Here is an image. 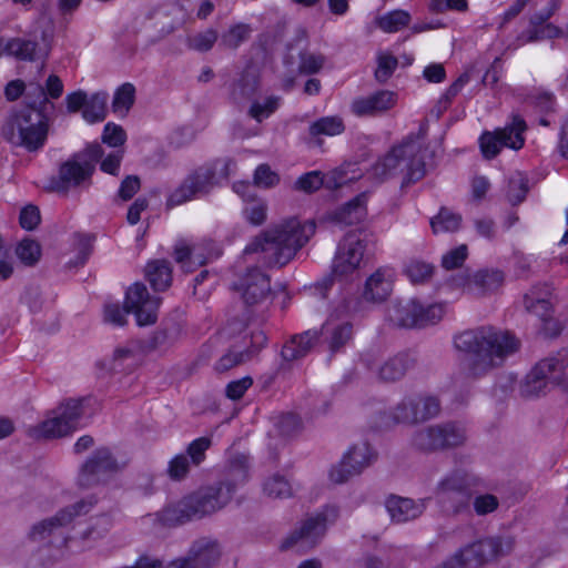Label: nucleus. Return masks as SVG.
I'll return each instance as SVG.
<instances>
[{"label":"nucleus","instance_id":"obj_52","mask_svg":"<svg viewBox=\"0 0 568 568\" xmlns=\"http://www.w3.org/2000/svg\"><path fill=\"white\" fill-rule=\"evenodd\" d=\"M280 103L281 98L274 95L267 97L263 102L254 101L250 106L248 114L257 122H262L278 109Z\"/></svg>","mask_w":568,"mask_h":568},{"label":"nucleus","instance_id":"obj_31","mask_svg":"<svg viewBox=\"0 0 568 568\" xmlns=\"http://www.w3.org/2000/svg\"><path fill=\"white\" fill-rule=\"evenodd\" d=\"M320 334L316 329H308L296 334L287 341L282 348L284 361H296L306 356L318 342Z\"/></svg>","mask_w":568,"mask_h":568},{"label":"nucleus","instance_id":"obj_48","mask_svg":"<svg viewBox=\"0 0 568 568\" xmlns=\"http://www.w3.org/2000/svg\"><path fill=\"white\" fill-rule=\"evenodd\" d=\"M251 32L252 29L248 24H235L222 34L221 45L227 49H236L250 38Z\"/></svg>","mask_w":568,"mask_h":568},{"label":"nucleus","instance_id":"obj_11","mask_svg":"<svg viewBox=\"0 0 568 568\" xmlns=\"http://www.w3.org/2000/svg\"><path fill=\"white\" fill-rule=\"evenodd\" d=\"M339 516L338 507L326 505L320 510L307 515L301 524L292 530L283 540L281 548H296L311 550L315 548L326 535L329 525H333Z\"/></svg>","mask_w":568,"mask_h":568},{"label":"nucleus","instance_id":"obj_5","mask_svg":"<svg viewBox=\"0 0 568 568\" xmlns=\"http://www.w3.org/2000/svg\"><path fill=\"white\" fill-rule=\"evenodd\" d=\"M49 118L43 109L28 104L14 110L2 126L3 138L29 152L41 150L48 139Z\"/></svg>","mask_w":568,"mask_h":568},{"label":"nucleus","instance_id":"obj_40","mask_svg":"<svg viewBox=\"0 0 568 568\" xmlns=\"http://www.w3.org/2000/svg\"><path fill=\"white\" fill-rule=\"evenodd\" d=\"M436 496L444 513L454 516L469 513L471 494L453 493L452 495L436 494Z\"/></svg>","mask_w":568,"mask_h":568},{"label":"nucleus","instance_id":"obj_9","mask_svg":"<svg viewBox=\"0 0 568 568\" xmlns=\"http://www.w3.org/2000/svg\"><path fill=\"white\" fill-rule=\"evenodd\" d=\"M515 547L513 537H489L457 550L440 568H480L509 555Z\"/></svg>","mask_w":568,"mask_h":568},{"label":"nucleus","instance_id":"obj_2","mask_svg":"<svg viewBox=\"0 0 568 568\" xmlns=\"http://www.w3.org/2000/svg\"><path fill=\"white\" fill-rule=\"evenodd\" d=\"M457 351L469 356L467 372L481 377L501 366L505 359L519 349V339L508 331L493 326L468 329L454 337Z\"/></svg>","mask_w":568,"mask_h":568},{"label":"nucleus","instance_id":"obj_23","mask_svg":"<svg viewBox=\"0 0 568 568\" xmlns=\"http://www.w3.org/2000/svg\"><path fill=\"white\" fill-rule=\"evenodd\" d=\"M363 362L368 369L376 372L381 382L394 383L402 379L415 366L416 359L410 353L400 352L378 365H374L369 356L363 358Z\"/></svg>","mask_w":568,"mask_h":568},{"label":"nucleus","instance_id":"obj_56","mask_svg":"<svg viewBox=\"0 0 568 568\" xmlns=\"http://www.w3.org/2000/svg\"><path fill=\"white\" fill-rule=\"evenodd\" d=\"M528 193V181L521 173H516L509 179L508 197L513 203H520Z\"/></svg>","mask_w":568,"mask_h":568},{"label":"nucleus","instance_id":"obj_64","mask_svg":"<svg viewBox=\"0 0 568 568\" xmlns=\"http://www.w3.org/2000/svg\"><path fill=\"white\" fill-rule=\"evenodd\" d=\"M216 40H217L216 31L213 29H209V30L191 38L190 43H191V48H193L194 50L205 52V51H209L210 49H212V47L214 45Z\"/></svg>","mask_w":568,"mask_h":568},{"label":"nucleus","instance_id":"obj_24","mask_svg":"<svg viewBox=\"0 0 568 568\" xmlns=\"http://www.w3.org/2000/svg\"><path fill=\"white\" fill-rule=\"evenodd\" d=\"M356 179L357 175L349 176L345 168H337L326 174H322L320 171H311L297 179L295 189L306 193L315 192L322 186L336 190Z\"/></svg>","mask_w":568,"mask_h":568},{"label":"nucleus","instance_id":"obj_61","mask_svg":"<svg viewBox=\"0 0 568 568\" xmlns=\"http://www.w3.org/2000/svg\"><path fill=\"white\" fill-rule=\"evenodd\" d=\"M468 255V250L465 244L459 245L443 255L442 265L446 270H454L463 265Z\"/></svg>","mask_w":568,"mask_h":568},{"label":"nucleus","instance_id":"obj_4","mask_svg":"<svg viewBox=\"0 0 568 568\" xmlns=\"http://www.w3.org/2000/svg\"><path fill=\"white\" fill-rule=\"evenodd\" d=\"M314 233L313 222L302 223L297 219H288L267 230L262 237H256L245 247L244 253L261 251L267 255L271 264L284 266L293 260Z\"/></svg>","mask_w":568,"mask_h":568},{"label":"nucleus","instance_id":"obj_50","mask_svg":"<svg viewBox=\"0 0 568 568\" xmlns=\"http://www.w3.org/2000/svg\"><path fill=\"white\" fill-rule=\"evenodd\" d=\"M263 491L272 498H287L292 496V486L284 476L274 475L265 480Z\"/></svg>","mask_w":568,"mask_h":568},{"label":"nucleus","instance_id":"obj_44","mask_svg":"<svg viewBox=\"0 0 568 568\" xmlns=\"http://www.w3.org/2000/svg\"><path fill=\"white\" fill-rule=\"evenodd\" d=\"M135 88L131 83L122 84L114 93L112 101V111L120 116L128 114L134 103Z\"/></svg>","mask_w":568,"mask_h":568},{"label":"nucleus","instance_id":"obj_62","mask_svg":"<svg viewBox=\"0 0 568 568\" xmlns=\"http://www.w3.org/2000/svg\"><path fill=\"white\" fill-rule=\"evenodd\" d=\"M473 506L478 516H485L494 513L498 508L499 500L495 495L484 494L475 497Z\"/></svg>","mask_w":568,"mask_h":568},{"label":"nucleus","instance_id":"obj_1","mask_svg":"<svg viewBox=\"0 0 568 568\" xmlns=\"http://www.w3.org/2000/svg\"><path fill=\"white\" fill-rule=\"evenodd\" d=\"M248 468L247 456H233L221 480L164 508L160 515L161 521L166 526H175L221 510L232 500L237 487L246 483Z\"/></svg>","mask_w":568,"mask_h":568},{"label":"nucleus","instance_id":"obj_25","mask_svg":"<svg viewBox=\"0 0 568 568\" xmlns=\"http://www.w3.org/2000/svg\"><path fill=\"white\" fill-rule=\"evenodd\" d=\"M364 255V244L361 240L348 235L338 245L333 261V274L338 277L352 274L358 266Z\"/></svg>","mask_w":568,"mask_h":568},{"label":"nucleus","instance_id":"obj_36","mask_svg":"<svg viewBox=\"0 0 568 568\" xmlns=\"http://www.w3.org/2000/svg\"><path fill=\"white\" fill-rule=\"evenodd\" d=\"M344 131V121L338 115L322 116L312 122L308 126L310 136L315 139L318 145L323 143V136L339 135Z\"/></svg>","mask_w":568,"mask_h":568},{"label":"nucleus","instance_id":"obj_16","mask_svg":"<svg viewBox=\"0 0 568 568\" xmlns=\"http://www.w3.org/2000/svg\"><path fill=\"white\" fill-rule=\"evenodd\" d=\"M119 469L118 462L108 447L98 448L82 465L78 483L82 488H91L105 483Z\"/></svg>","mask_w":568,"mask_h":568},{"label":"nucleus","instance_id":"obj_19","mask_svg":"<svg viewBox=\"0 0 568 568\" xmlns=\"http://www.w3.org/2000/svg\"><path fill=\"white\" fill-rule=\"evenodd\" d=\"M220 255L221 251L213 240H202L192 245L181 241L174 247V258L186 272H193L195 267L202 266Z\"/></svg>","mask_w":568,"mask_h":568},{"label":"nucleus","instance_id":"obj_14","mask_svg":"<svg viewBox=\"0 0 568 568\" xmlns=\"http://www.w3.org/2000/svg\"><path fill=\"white\" fill-rule=\"evenodd\" d=\"M467 439L466 429L458 423H444L418 430L413 445L424 452L448 449L463 445Z\"/></svg>","mask_w":568,"mask_h":568},{"label":"nucleus","instance_id":"obj_41","mask_svg":"<svg viewBox=\"0 0 568 568\" xmlns=\"http://www.w3.org/2000/svg\"><path fill=\"white\" fill-rule=\"evenodd\" d=\"M108 93L95 92L87 100V104L82 110L83 119L89 123L102 122L108 113Z\"/></svg>","mask_w":568,"mask_h":568},{"label":"nucleus","instance_id":"obj_53","mask_svg":"<svg viewBox=\"0 0 568 568\" xmlns=\"http://www.w3.org/2000/svg\"><path fill=\"white\" fill-rule=\"evenodd\" d=\"M192 466L193 464L189 460L187 455L176 454L170 459L166 474L170 479L181 481L187 477Z\"/></svg>","mask_w":568,"mask_h":568},{"label":"nucleus","instance_id":"obj_22","mask_svg":"<svg viewBox=\"0 0 568 568\" xmlns=\"http://www.w3.org/2000/svg\"><path fill=\"white\" fill-rule=\"evenodd\" d=\"M549 295L550 292L547 285H544L540 292L532 288L524 296V304L529 313L540 318L542 333L546 336L554 337L560 333V326L551 316L552 306L549 301Z\"/></svg>","mask_w":568,"mask_h":568},{"label":"nucleus","instance_id":"obj_57","mask_svg":"<svg viewBox=\"0 0 568 568\" xmlns=\"http://www.w3.org/2000/svg\"><path fill=\"white\" fill-rule=\"evenodd\" d=\"M325 58L323 54L304 52L300 55L298 70L304 74L317 73L324 65Z\"/></svg>","mask_w":568,"mask_h":568},{"label":"nucleus","instance_id":"obj_17","mask_svg":"<svg viewBox=\"0 0 568 568\" xmlns=\"http://www.w3.org/2000/svg\"><path fill=\"white\" fill-rule=\"evenodd\" d=\"M440 410V403L434 396H408L394 408L396 423L416 424L430 419Z\"/></svg>","mask_w":568,"mask_h":568},{"label":"nucleus","instance_id":"obj_46","mask_svg":"<svg viewBox=\"0 0 568 568\" xmlns=\"http://www.w3.org/2000/svg\"><path fill=\"white\" fill-rule=\"evenodd\" d=\"M434 265L422 260H410L406 263L404 272L414 284H422L430 280Z\"/></svg>","mask_w":568,"mask_h":568},{"label":"nucleus","instance_id":"obj_34","mask_svg":"<svg viewBox=\"0 0 568 568\" xmlns=\"http://www.w3.org/2000/svg\"><path fill=\"white\" fill-rule=\"evenodd\" d=\"M220 556L221 551L215 541L200 539L192 545L187 558L196 568H212Z\"/></svg>","mask_w":568,"mask_h":568},{"label":"nucleus","instance_id":"obj_28","mask_svg":"<svg viewBox=\"0 0 568 568\" xmlns=\"http://www.w3.org/2000/svg\"><path fill=\"white\" fill-rule=\"evenodd\" d=\"M318 334L328 351L335 354L342 352L352 341L353 325L349 322L329 318L322 325Z\"/></svg>","mask_w":568,"mask_h":568},{"label":"nucleus","instance_id":"obj_54","mask_svg":"<svg viewBox=\"0 0 568 568\" xmlns=\"http://www.w3.org/2000/svg\"><path fill=\"white\" fill-rule=\"evenodd\" d=\"M253 357V352L250 349L235 351L231 349L224 354L215 364V369L220 373L226 372L237 365H241Z\"/></svg>","mask_w":568,"mask_h":568},{"label":"nucleus","instance_id":"obj_39","mask_svg":"<svg viewBox=\"0 0 568 568\" xmlns=\"http://www.w3.org/2000/svg\"><path fill=\"white\" fill-rule=\"evenodd\" d=\"M145 276L155 291H165L172 283V268L166 260H154L146 264Z\"/></svg>","mask_w":568,"mask_h":568},{"label":"nucleus","instance_id":"obj_8","mask_svg":"<svg viewBox=\"0 0 568 568\" xmlns=\"http://www.w3.org/2000/svg\"><path fill=\"white\" fill-rule=\"evenodd\" d=\"M103 154V148L97 142L89 143L83 150L72 154L60 165L58 176L52 181L53 189L67 192L72 187L89 186Z\"/></svg>","mask_w":568,"mask_h":568},{"label":"nucleus","instance_id":"obj_30","mask_svg":"<svg viewBox=\"0 0 568 568\" xmlns=\"http://www.w3.org/2000/svg\"><path fill=\"white\" fill-rule=\"evenodd\" d=\"M394 272L390 268H378L366 281L364 297L381 302L388 297L393 288Z\"/></svg>","mask_w":568,"mask_h":568},{"label":"nucleus","instance_id":"obj_15","mask_svg":"<svg viewBox=\"0 0 568 568\" xmlns=\"http://www.w3.org/2000/svg\"><path fill=\"white\" fill-rule=\"evenodd\" d=\"M526 129L525 120L520 115L514 114L511 122L505 128L483 133L479 139L483 155L486 159H493L503 148L521 149L525 144L524 132Z\"/></svg>","mask_w":568,"mask_h":568},{"label":"nucleus","instance_id":"obj_32","mask_svg":"<svg viewBox=\"0 0 568 568\" xmlns=\"http://www.w3.org/2000/svg\"><path fill=\"white\" fill-rule=\"evenodd\" d=\"M503 281L504 275L500 271H478L462 277L457 285L466 287L474 294H484L498 288Z\"/></svg>","mask_w":568,"mask_h":568},{"label":"nucleus","instance_id":"obj_51","mask_svg":"<svg viewBox=\"0 0 568 568\" xmlns=\"http://www.w3.org/2000/svg\"><path fill=\"white\" fill-rule=\"evenodd\" d=\"M212 446V438L209 436L199 437L192 440L185 450L189 460L194 467H199L206 458V452Z\"/></svg>","mask_w":568,"mask_h":568},{"label":"nucleus","instance_id":"obj_21","mask_svg":"<svg viewBox=\"0 0 568 568\" xmlns=\"http://www.w3.org/2000/svg\"><path fill=\"white\" fill-rule=\"evenodd\" d=\"M558 8V3L552 0L548 6L530 17L529 28L517 37V45L557 38L561 30L552 23H547L550 17Z\"/></svg>","mask_w":568,"mask_h":568},{"label":"nucleus","instance_id":"obj_60","mask_svg":"<svg viewBox=\"0 0 568 568\" xmlns=\"http://www.w3.org/2000/svg\"><path fill=\"white\" fill-rule=\"evenodd\" d=\"M398 61L392 54H383L378 58V65L375 71V78L378 82H386L395 69L397 68Z\"/></svg>","mask_w":568,"mask_h":568},{"label":"nucleus","instance_id":"obj_3","mask_svg":"<svg viewBox=\"0 0 568 568\" xmlns=\"http://www.w3.org/2000/svg\"><path fill=\"white\" fill-rule=\"evenodd\" d=\"M425 135L426 132L423 128L416 134H408L402 143L394 145L388 153L376 161L372 166V175L379 181H384L402 174V187L422 180L426 174L424 161Z\"/></svg>","mask_w":568,"mask_h":568},{"label":"nucleus","instance_id":"obj_26","mask_svg":"<svg viewBox=\"0 0 568 568\" xmlns=\"http://www.w3.org/2000/svg\"><path fill=\"white\" fill-rule=\"evenodd\" d=\"M8 57L20 61H44L51 51V41L47 34L41 40L14 37L9 39Z\"/></svg>","mask_w":568,"mask_h":568},{"label":"nucleus","instance_id":"obj_58","mask_svg":"<svg viewBox=\"0 0 568 568\" xmlns=\"http://www.w3.org/2000/svg\"><path fill=\"white\" fill-rule=\"evenodd\" d=\"M102 142L112 148H119L126 141V133L122 126L109 122L104 125L102 133Z\"/></svg>","mask_w":568,"mask_h":568},{"label":"nucleus","instance_id":"obj_27","mask_svg":"<svg viewBox=\"0 0 568 568\" xmlns=\"http://www.w3.org/2000/svg\"><path fill=\"white\" fill-rule=\"evenodd\" d=\"M396 102L397 94L395 92L381 90L368 97L354 100L351 109L358 116H372L390 110Z\"/></svg>","mask_w":568,"mask_h":568},{"label":"nucleus","instance_id":"obj_38","mask_svg":"<svg viewBox=\"0 0 568 568\" xmlns=\"http://www.w3.org/2000/svg\"><path fill=\"white\" fill-rule=\"evenodd\" d=\"M69 434L71 432L55 412L52 417L28 429V436L33 439H53Z\"/></svg>","mask_w":568,"mask_h":568},{"label":"nucleus","instance_id":"obj_13","mask_svg":"<svg viewBox=\"0 0 568 568\" xmlns=\"http://www.w3.org/2000/svg\"><path fill=\"white\" fill-rule=\"evenodd\" d=\"M568 367V351L537 363L519 386L523 397L529 398L541 394L548 383L559 384L564 371Z\"/></svg>","mask_w":568,"mask_h":568},{"label":"nucleus","instance_id":"obj_49","mask_svg":"<svg viewBox=\"0 0 568 568\" xmlns=\"http://www.w3.org/2000/svg\"><path fill=\"white\" fill-rule=\"evenodd\" d=\"M16 254L22 264L33 266L41 257V246L34 240L24 239L17 245Z\"/></svg>","mask_w":568,"mask_h":568},{"label":"nucleus","instance_id":"obj_10","mask_svg":"<svg viewBox=\"0 0 568 568\" xmlns=\"http://www.w3.org/2000/svg\"><path fill=\"white\" fill-rule=\"evenodd\" d=\"M235 163L229 159L197 168L169 195L166 206L171 209L209 193L214 185L215 175L219 173L220 176L227 179Z\"/></svg>","mask_w":568,"mask_h":568},{"label":"nucleus","instance_id":"obj_45","mask_svg":"<svg viewBox=\"0 0 568 568\" xmlns=\"http://www.w3.org/2000/svg\"><path fill=\"white\" fill-rule=\"evenodd\" d=\"M460 215L443 207L437 215L432 217L430 226L435 234L440 232H455L459 229Z\"/></svg>","mask_w":568,"mask_h":568},{"label":"nucleus","instance_id":"obj_18","mask_svg":"<svg viewBox=\"0 0 568 568\" xmlns=\"http://www.w3.org/2000/svg\"><path fill=\"white\" fill-rule=\"evenodd\" d=\"M376 458L377 455L368 443H358L344 455L339 465L331 470L329 477L334 483L342 484L351 476L361 474Z\"/></svg>","mask_w":568,"mask_h":568},{"label":"nucleus","instance_id":"obj_12","mask_svg":"<svg viewBox=\"0 0 568 568\" xmlns=\"http://www.w3.org/2000/svg\"><path fill=\"white\" fill-rule=\"evenodd\" d=\"M446 303L424 305L415 300L394 305L388 313L389 321L404 328H423L442 321L447 312Z\"/></svg>","mask_w":568,"mask_h":568},{"label":"nucleus","instance_id":"obj_35","mask_svg":"<svg viewBox=\"0 0 568 568\" xmlns=\"http://www.w3.org/2000/svg\"><path fill=\"white\" fill-rule=\"evenodd\" d=\"M367 193H361L355 196L335 213L336 221L345 225H353L362 222L367 215Z\"/></svg>","mask_w":568,"mask_h":568},{"label":"nucleus","instance_id":"obj_37","mask_svg":"<svg viewBox=\"0 0 568 568\" xmlns=\"http://www.w3.org/2000/svg\"><path fill=\"white\" fill-rule=\"evenodd\" d=\"M260 88V79L255 69L246 68L240 79L233 83L231 98L234 102L247 100L254 97Z\"/></svg>","mask_w":568,"mask_h":568},{"label":"nucleus","instance_id":"obj_63","mask_svg":"<svg viewBox=\"0 0 568 568\" xmlns=\"http://www.w3.org/2000/svg\"><path fill=\"white\" fill-rule=\"evenodd\" d=\"M252 385L253 379L250 376L232 381L226 385L225 395L232 400L241 399Z\"/></svg>","mask_w":568,"mask_h":568},{"label":"nucleus","instance_id":"obj_29","mask_svg":"<svg viewBox=\"0 0 568 568\" xmlns=\"http://www.w3.org/2000/svg\"><path fill=\"white\" fill-rule=\"evenodd\" d=\"M392 521L402 524L418 518L426 509L425 500L392 495L385 501Z\"/></svg>","mask_w":568,"mask_h":568},{"label":"nucleus","instance_id":"obj_7","mask_svg":"<svg viewBox=\"0 0 568 568\" xmlns=\"http://www.w3.org/2000/svg\"><path fill=\"white\" fill-rule=\"evenodd\" d=\"M95 504L97 499L91 496L61 509L54 516L33 525L29 532V538L33 541L44 542L55 548L67 546L69 540V527L73 519L88 514Z\"/></svg>","mask_w":568,"mask_h":568},{"label":"nucleus","instance_id":"obj_47","mask_svg":"<svg viewBox=\"0 0 568 568\" xmlns=\"http://www.w3.org/2000/svg\"><path fill=\"white\" fill-rule=\"evenodd\" d=\"M63 83L62 80L55 75L50 74L45 81V85H37L36 91L38 93V97L40 99V106L41 109L45 108L48 104L49 99L57 100L59 99L63 93Z\"/></svg>","mask_w":568,"mask_h":568},{"label":"nucleus","instance_id":"obj_43","mask_svg":"<svg viewBox=\"0 0 568 568\" xmlns=\"http://www.w3.org/2000/svg\"><path fill=\"white\" fill-rule=\"evenodd\" d=\"M410 22V14L405 10H393L376 18V26L386 33H394Z\"/></svg>","mask_w":568,"mask_h":568},{"label":"nucleus","instance_id":"obj_59","mask_svg":"<svg viewBox=\"0 0 568 568\" xmlns=\"http://www.w3.org/2000/svg\"><path fill=\"white\" fill-rule=\"evenodd\" d=\"M280 182V176L267 164H260L254 172V184L262 187H272Z\"/></svg>","mask_w":568,"mask_h":568},{"label":"nucleus","instance_id":"obj_20","mask_svg":"<svg viewBox=\"0 0 568 568\" xmlns=\"http://www.w3.org/2000/svg\"><path fill=\"white\" fill-rule=\"evenodd\" d=\"M233 290L241 294L247 306H253L268 298L271 281L260 268L252 267L233 284Z\"/></svg>","mask_w":568,"mask_h":568},{"label":"nucleus","instance_id":"obj_33","mask_svg":"<svg viewBox=\"0 0 568 568\" xmlns=\"http://www.w3.org/2000/svg\"><path fill=\"white\" fill-rule=\"evenodd\" d=\"M478 478L465 470H454L445 476L437 486L436 494L468 493L478 485Z\"/></svg>","mask_w":568,"mask_h":568},{"label":"nucleus","instance_id":"obj_6","mask_svg":"<svg viewBox=\"0 0 568 568\" xmlns=\"http://www.w3.org/2000/svg\"><path fill=\"white\" fill-rule=\"evenodd\" d=\"M161 298L151 296L146 286L142 283H134L125 293L124 307L119 304H106L104 307V320L116 326L126 323L125 315L133 313L139 326L154 324L158 320V310Z\"/></svg>","mask_w":568,"mask_h":568},{"label":"nucleus","instance_id":"obj_55","mask_svg":"<svg viewBox=\"0 0 568 568\" xmlns=\"http://www.w3.org/2000/svg\"><path fill=\"white\" fill-rule=\"evenodd\" d=\"M267 206L263 200L248 201L244 209L243 214L246 221L253 225H261L266 220Z\"/></svg>","mask_w":568,"mask_h":568},{"label":"nucleus","instance_id":"obj_42","mask_svg":"<svg viewBox=\"0 0 568 568\" xmlns=\"http://www.w3.org/2000/svg\"><path fill=\"white\" fill-rule=\"evenodd\" d=\"M84 402L85 398H71L62 403L55 410L71 433L80 426Z\"/></svg>","mask_w":568,"mask_h":568}]
</instances>
